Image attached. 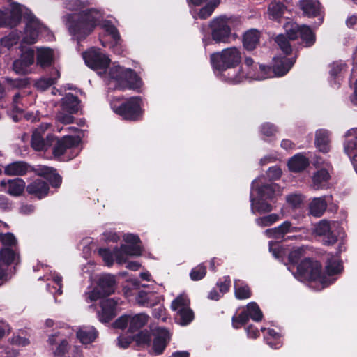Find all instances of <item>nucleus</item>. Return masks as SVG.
<instances>
[{
    "mask_svg": "<svg viewBox=\"0 0 357 357\" xmlns=\"http://www.w3.org/2000/svg\"><path fill=\"white\" fill-rule=\"evenodd\" d=\"M20 59L27 66H31L34 61V51L32 49L25 50L22 53Z\"/></svg>",
    "mask_w": 357,
    "mask_h": 357,
    "instance_id": "nucleus-64",
    "label": "nucleus"
},
{
    "mask_svg": "<svg viewBox=\"0 0 357 357\" xmlns=\"http://www.w3.org/2000/svg\"><path fill=\"white\" fill-rule=\"evenodd\" d=\"M298 38L302 40V44L305 47H312L316 42V35L307 25H301Z\"/></svg>",
    "mask_w": 357,
    "mask_h": 357,
    "instance_id": "nucleus-36",
    "label": "nucleus"
},
{
    "mask_svg": "<svg viewBox=\"0 0 357 357\" xmlns=\"http://www.w3.org/2000/svg\"><path fill=\"white\" fill-rule=\"evenodd\" d=\"M129 319L128 331L130 333H135L140 330L147 324L149 316L144 313H140L134 316L129 315Z\"/></svg>",
    "mask_w": 357,
    "mask_h": 357,
    "instance_id": "nucleus-35",
    "label": "nucleus"
},
{
    "mask_svg": "<svg viewBox=\"0 0 357 357\" xmlns=\"http://www.w3.org/2000/svg\"><path fill=\"white\" fill-rule=\"evenodd\" d=\"M98 336V331L93 326H84L77 332V337L84 344L92 343Z\"/></svg>",
    "mask_w": 357,
    "mask_h": 357,
    "instance_id": "nucleus-27",
    "label": "nucleus"
},
{
    "mask_svg": "<svg viewBox=\"0 0 357 357\" xmlns=\"http://www.w3.org/2000/svg\"><path fill=\"white\" fill-rule=\"evenodd\" d=\"M26 190L29 195L41 199L48 195L50 187L44 180L36 178L27 185Z\"/></svg>",
    "mask_w": 357,
    "mask_h": 357,
    "instance_id": "nucleus-17",
    "label": "nucleus"
},
{
    "mask_svg": "<svg viewBox=\"0 0 357 357\" xmlns=\"http://www.w3.org/2000/svg\"><path fill=\"white\" fill-rule=\"evenodd\" d=\"M86 65L93 70L107 69L110 63V59L95 48H91L83 53Z\"/></svg>",
    "mask_w": 357,
    "mask_h": 357,
    "instance_id": "nucleus-10",
    "label": "nucleus"
},
{
    "mask_svg": "<svg viewBox=\"0 0 357 357\" xmlns=\"http://www.w3.org/2000/svg\"><path fill=\"white\" fill-rule=\"evenodd\" d=\"M260 33L256 29H250L245 32L243 38V47L249 51L256 48L259 42Z\"/></svg>",
    "mask_w": 357,
    "mask_h": 357,
    "instance_id": "nucleus-33",
    "label": "nucleus"
},
{
    "mask_svg": "<svg viewBox=\"0 0 357 357\" xmlns=\"http://www.w3.org/2000/svg\"><path fill=\"white\" fill-rule=\"evenodd\" d=\"M178 323L181 326H187L190 324L195 319L193 310L188 307L187 309H179L177 312Z\"/></svg>",
    "mask_w": 357,
    "mask_h": 357,
    "instance_id": "nucleus-42",
    "label": "nucleus"
},
{
    "mask_svg": "<svg viewBox=\"0 0 357 357\" xmlns=\"http://www.w3.org/2000/svg\"><path fill=\"white\" fill-rule=\"evenodd\" d=\"M296 57L287 58L286 56L274 59L273 68L276 77H282L286 75L293 67Z\"/></svg>",
    "mask_w": 357,
    "mask_h": 357,
    "instance_id": "nucleus-21",
    "label": "nucleus"
},
{
    "mask_svg": "<svg viewBox=\"0 0 357 357\" xmlns=\"http://www.w3.org/2000/svg\"><path fill=\"white\" fill-rule=\"evenodd\" d=\"M289 40L284 34H279L275 38V42L285 56L290 55L292 53V47Z\"/></svg>",
    "mask_w": 357,
    "mask_h": 357,
    "instance_id": "nucleus-46",
    "label": "nucleus"
},
{
    "mask_svg": "<svg viewBox=\"0 0 357 357\" xmlns=\"http://www.w3.org/2000/svg\"><path fill=\"white\" fill-rule=\"evenodd\" d=\"M264 340L270 347L275 349L280 348L282 344L280 335L273 328L268 329Z\"/></svg>",
    "mask_w": 357,
    "mask_h": 357,
    "instance_id": "nucleus-41",
    "label": "nucleus"
},
{
    "mask_svg": "<svg viewBox=\"0 0 357 357\" xmlns=\"http://www.w3.org/2000/svg\"><path fill=\"white\" fill-rule=\"evenodd\" d=\"M54 61L53 52L50 48L39 49L37 52V65L43 68L52 66Z\"/></svg>",
    "mask_w": 357,
    "mask_h": 357,
    "instance_id": "nucleus-34",
    "label": "nucleus"
},
{
    "mask_svg": "<svg viewBox=\"0 0 357 357\" xmlns=\"http://www.w3.org/2000/svg\"><path fill=\"white\" fill-rule=\"evenodd\" d=\"M230 22H231V17L226 15H220L210 22L209 29L213 40L216 43H225L229 41L231 33Z\"/></svg>",
    "mask_w": 357,
    "mask_h": 357,
    "instance_id": "nucleus-6",
    "label": "nucleus"
},
{
    "mask_svg": "<svg viewBox=\"0 0 357 357\" xmlns=\"http://www.w3.org/2000/svg\"><path fill=\"white\" fill-rule=\"evenodd\" d=\"M257 67L259 68V70L261 73V75L258 76V79H264L268 77H276L275 75V70L273 66L271 67L270 66H265L263 64L256 63L255 66V68L257 69Z\"/></svg>",
    "mask_w": 357,
    "mask_h": 357,
    "instance_id": "nucleus-55",
    "label": "nucleus"
},
{
    "mask_svg": "<svg viewBox=\"0 0 357 357\" xmlns=\"http://www.w3.org/2000/svg\"><path fill=\"white\" fill-rule=\"evenodd\" d=\"M309 165L308 158L302 153L294 155L289 160L287 163L289 169L296 173L305 170Z\"/></svg>",
    "mask_w": 357,
    "mask_h": 357,
    "instance_id": "nucleus-26",
    "label": "nucleus"
},
{
    "mask_svg": "<svg viewBox=\"0 0 357 357\" xmlns=\"http://www.w3.org/2000/svg\"><path fill=\"white\" fill-rule=\"evenodd\" d=\"M330 178V174L326 169L322 168L317 170L314 173L312 178L313 188L315 190L326 188Z\"/></svg>",
    "mask_w": 357,
    "mask_h": 357,
    "instance_id": "nucleus-29",
    "label": "nucleus"
},
{
    "mask_svg": "<svg viewBox=\"0 0 357 357\" xmlns=\"http://www.w3.org/2000/svg\"><path fill=\"white\" fill-rule=\"evenodd\" d=\"M0 241L2 247L18 248L17 241L13 233L0 234Z\"/></svg>",
    "mask_w": 357,
    "mask_h": 357,
    "instance_id": "nucleus-48",
    "label": "nucleus"
},
{
    "mask_svg": "<svg viewBox=\"0 0 357 357\" xmlns=\"http://www.w3.org/2000/svg\"><path fill=\"white\" fill-rule=\"evenodd\" d=\"M210 61L213 68L218 72L239 66L241 61L240 51L236 47L226 48L220 52L211 54Z\"/></svg>",
    "mask_w": 357,
    "mask_h": 357,
    "instance_id": "nucleus-5",
    "label": "nucleus"
},
{
    "mask_svg": "<svg viewBox=\"0 0 357 357\" xmlns=\"http://www.w3.org/2000/svg\"><path fill=\"white\" fill-rule=\"evenodd\" d=\"M298 7L303 12V15L309 18L321 17L319 24L324 20V11L321 3L318 0H300Z\"/></svg>",
    "mask_w": 357,
    "mask_h": 357,
    "instance_id": "nucleus-13",
    "label": "nucleus"
},
{
    "mask_svg": "<svg viewBox=\"0 0 357 357\" xmlns=\"http://www.w3.org/2000/svg\"><path fill=\"white\" fill-rule=\"evenodd\" d=\"M95 9L91 8L84 11L76 19H69V31L76 37L78 42L86 38L95 29L98 20L93 15Z\"/></svg>",
    "mask_w": 357,
    "mask_h": 357,
    "instance_id": "nucleus-3",
    "label": "nucleus"
},
{
    "mask_svg": "<svg viewBox=\"0 0 357 357\" xmlns=\"http://www.w3.org/2000/svg\"><path fill=\"white\" fill-rule=\"evenodd\" d=\"M344 148L349 158L357 162V136L347 141Z\"/></svg>",
    "mask_w": 357,
    "mask_h": 357,
    "instance_id": "nucleus-47",
    "label": "nucleus"
},
{
    "mask_svg": "<svg viewBox=\"0 0 357 357\" xmlns=\"http://www.w3.org/2000/svg\"><path fill=\"white\" fill-rule=\"evenodd\" d=\"M117 302L113 298H107L100 301L101 312L99 313V320L101 322L109 323L116 314Z\"/></svg>",
    "mask_w": 357,
    "mask_h": 357,
    "instance_id": "nucleus-18",
    "label": "nucleus"
},
{
    "mask_svg": "<svg viewBox=\"0 0 357 357\" xmlns=\"http://www.w3.org/2000/svg\"><path fill=\"white\" fill-rule=\"evenodd\" d=\"M280 219V216L275 213H271L268 215L263 216L257 218V222L258 225L263 227H268L275 223Z\"/></svg>",
    "mask_w": 357,
    "mask_h": 357,
    "instance_id": "nucleus-58",
    "label": "nucleus"
},
{
    "mask_svg": "<svg viewBox=\"0 0 357 357\" xmlns=\"http://www.w3.org/2000/svg\"><path fill=\"white\" fill-rule=\"evenodd\" d=\"M257 191L259 198L271 201L280 194V187L277 183H268L259 186Z\"/></svg>",
    "mask_w": 357,
    "mask_h": 357,
    "instance_id": "nucleus-24",
    "label": "nucleus"
},
{
    "mask_svg": "<svg viewBox=\"0 0 357 357\" xmlns=\"http://www.w3.org/2000/svg\"><path fill=\"white\" fill-rule=\"evenodd\" d=\"M291 231H294L291 222L284 221L278 227L266 229V233L270 238H282Z\"/></svg>",
    "mask_w": 357,
    "mask_h": 357,
    "instance_id": "nucleus-32",
    "label": "nucleus"
},
{
    "mask_svg": "<svg viewBox=\"0 0 357 357\" xmlns=\"http://www.w3.org/2000/svg\"><path fill=\"white\" fill-rule=\"evenodd\" d=\"M134 342L136 345L145 348L151 346V334L147 330L140 331L137 334L133 335Z\"/></svg>",
    "mask_w": 357,
    "mask_h": 357,
    "instance_id": "nucleus-43",
    "label": "nucleus"
},
{
    "mask_svg": "<svg viewBox=\"0 0 357 357\" xmlns=\"http://www.w3.org/2000/svg\"><path fill=\"white\" fill-rule=\"evenodd\" d=\"M22 10L19 3L13 5L10 13L0 9V28L17 26L21 22Z\"/></svg>",
    "mask_w": 357,
    "mask_h": 357,
    "instance_id": "nucleus-12",
    "label": "nucleus"
},
{
    "mask_svg": "<svg viewBox=\"0 0 357 357\" xmlns=\"http://www.w3.org/2000/svg\"><path fill=\"white\" fill-rule=\"evenodd\" d=\"M116 280L111 274H104L100 276L97 285L89 294V298L96 301L101 298L107 297L115 291Z\"/></svg>",
    "mask_w": 357,
    "mask_h": 357,
    "instance_id": "nucleus-9",
    "label": "nucleus"
},
{
    "mask_svg": "<svg viewBox=\"0 0 357 357\" xmlns=\"http://www.w3.org/2000/svg\"><path fill=\"white\" fill-rule=\"evenodd\" d=\"M152 350L155 356L162 354L170 340V334L167 329L165 328H158L153 333Z\"/></svg>",
    "mask_w": 357,
    "mask_h": 357,
    "instance_id": "nucleus-15",
    "label": "nucleus"
},
{
    "mask_svg": "<svg viewBox=\"0 0 357 357\" xmlns=\"http://www.w3.org/2000/svg\"><path fill=\"white\" fill-rule=\"evenodd\" d=\"M47 142L50 143V148H52L54 158H59L64 155L68 149L77 147L80 143V139L72 135H65L59 138L52 134H48Z\"/></svg>",
    "mask_w": 357,
    "mask_h": 357,
    "instance_id": "nucleus-7",
    "label": "nucleus"
},
{
    "mask_svg": "<svg viewBox=\"0 0 357 357\" xmlns=\"http://www.w3.org/2000/svg\"><path fill=\"white\" fill-rule=\"evenodd\" d=\"M7 84L15 89H24L26 88L29 85H30V78L23 77V78H10L7 77L6 79Z\"/></svg>",
    "mask_w": 357,
    "mask_h": 357,
    "instance_id": "nucleus-49",
    "label": "nucleus"
},
{
    "mask_svg": "<svg viewBox=\"0 0 357 357\" xmlns=\"http://www.w3.org/2000/svg\"><path fill=\"white\" fill-rule=\"evenodd\" d=\"M219 73L222 78L229 84H236L242 82L246 78V75L240 65L231 67V69L227 68L225 71Z\"/></svg>",
    "mask_w": 357,
    "mask_h": 357,
    "instance_id": "nucleus-20",
    "label": "nucleus"
},
{
    "mask_svg": "<svg viewBox=\"0 0 357 357\" xmlns=\"http://www.w3.org/2000/svg\"><path fill=\"white\" fill-rule=\"evenodd\" d=\"M19 39L20 36L18 33L15 31H12L8 35L3 37L0 40V43L1 46L9 49L16 45L18 43Z\"/></svg>",
    "mask_w": 357,
    "mask_h": 357,
    "instance_id": "nucleus-51",
    "label": "nucleus"
},
{
    "mask_svg": "<svg viewBox=\"0 0 357 357\" xmlns=\"http://www.w3.org/2000/svg\"><path fill=\"white\" fill-rule=\"evenodd\" d=\"M286 202L294 208H298L303 202V197L301 194L293 193L286 197Z\"/></svg>",
    "mask_w": 357,
    "mask_h": 357,
    "instance_id": "nucleus-57",
    "label": "nucleus"
},
{
    "mask_svg": "<svg viewBox=\"0 0 357 357\" xmlns=\"http://www.w3.org/2000/svg\"><path fill=\"white\" fill-rule=\"evenodd\" d=\"M206 275V267L203 264H200L191 270L190 278L193 281H199L203 279Z\"/></svg>",
    "mask_w": 357,
    "mask_h": 357,
    "instance_id": "nucleus-53",
    "label": "nucleus"
},
{
    "mask_svg": "<svg viewBox=\"0 0 357 357\" xmlns=\"http://www.w3.org/2000/svg\"><path fill=\"white\" fill-rule=\"evenodd\" d=\"M329 133L326 130L319 129L316 131L314 144L317 149L324 153L330 151Z\"/></svg>",
    "mask_w": 357,
    "mask_h": 357,
    "instance_id": "nucleus-28",
    "label": "nucleus"
},
{
    "mask_svg": "<svg viewBox=\"0 0 357 357\" xmlns=\"http://www.w3.org/2000/svg\"><path fill=\"white\" fill-rule=\"evenodd\" d=\"M284 29L286 35L289 40H294L298 38L301 25L295 22H288L284 24Z\"/></svg>",
    "mask_w": 357,
    "mask_h": 357,
    "instance_id": "nucleus-45",
    "label": "nucleus"
},
{
    "mask_svg": "<svg viewBox=\"0 0 357 357\" xmlns=\"http://www.w3.org/2000/svg\"><path fill=\"white\" fill-rule=\"evenodd\" d=\"M143 99L139 96L125 98L122 102L112 103V108L115 114L128 121H139L143 119Z\"/></svg>",
    "mask_w": 357,
    "mask_h": 357,
    "instance_id": "nucleus-2",
    "label": "nucleus"
},
{
    "mask_svg": "<svg viewBox=\"0 0 357 357\" xmlns=\"http://www.w3.org/2000/svg\"><path fill=\"white\" fill-rule=\"evenodd\" d=\"M98 255L102 258L107 266L111 267L114 264V248L112 251L109 248H100L98 249Z\"/></svg>",
    "mask_w": 357,
    "mask_h": 357,
    "instance_id": "nucleus-50",
    "label": "nucleus"
},
{
    "mask_svg": "<svg viewBox=\"0 0 357 357\" xmlns=\"http://www.w3.org/2000/svg\"><path fill=\"white\" fill-rule=\"evenodd\" d=\"M235 296L238 300L248 299L251 297L252 291L248 284L235 286Z\"/></svg>",
    "mask_w": 357,
    "mask_h": 357,
    "instance_id": "nucleus-56",
    "label": "nucleus"
},
{
    "mask_svg": "<svg viewBox=\"0 0 357 357\" xmlns=\"http://www.w3.org/2000/svg\"><path fill=\"white\" fill-rule=\"evenodd\" d=\"M277 132V127L272 123L265 122L260 126V132L265 137H274Z\"/></svg>",
    "mask_w": 357,
    "mask_h": 357,
    "instance_id": "nucleus-52",
    "label": "nucleus"
},
{
    "mask_svg": "<svg viewBox=\"0 0 357 357\" xmlns=\"http://www.w3.org/2000/svg\"><path fill=\"white\" fill-rule=\"evenodd\" d=\"M34 169L36 167L24 161H15L5 167L4 174L8 176H24L28 172H33Z\"/></svg>",
    "mask_w": 357,
    "mask_h": 357,
    "instance_id": "nucleus-19",
    "label": "nucleus"
},
{
    "mask_svg": "<svg viewBox=\"0 0 357 357\" xmlns=\"http://www.w3.org/2000/svg\"><path fill=\"white\" fill-rule=\"evenodd\" d=\"M250 199L252 211H256L259 213H268L273 209L271 204L266 202V199L259 198V199L256 200L252 192L250 193Z\"/></svg>",
    "mask_w": 357,
    "mask_h": 357,
    "instance_id": "nucleus-39",
    "label": "nucleus"
},
{
    "mask_svg": "<svg viewBox=\"0 0 357 357\" xmlns=\"http://www.w3.org/2000/svg\"><path fill=\"white\" fill-rule=\"evenodd\" d=\"M287 10V6L280 0H272L268 6L269 18L276 22L283 18Z\"/></svg>",
    "mask_w": 357,
    "mask_h": 357,
    "instance_id": "nucleus-25",
    "label": "nucleus"
},
{
    "mask_svg": "<svg viewBox=\"0 0 357 357\" xmlns=\"http://www.w3.org/2000/svg\"><path fill=\"white\" fill-rule=\"evenodd\" d=\"M263 313L255 302H250L247 304L244 309L238 315H234L231 318L232 326L235 329L245 326L251 319L256 322L261 321L263 319Z\"/></svg>",
    "mask_w": 357,
    "mask_h": 357,
    "instance_id": "nucleus-8",
    "label": "nucleus"
},
{
    "mask_svg": "<svg viewBox=\"0 0 357 357\" xmlns=\"http://www.w3.org/2000/svg\"><path fill=\"white\" fill-rule=\"evenodd\" d=\"M24 19L26 20L24 40L29 44H34L37 41L42 24L30 10L24 13Z\"/></svg>",
    "mask_w": 357,
    "mask_h": 357,
    "instance_id": "nucleus-11",
    "label": "nucleus"
},
{
    "mask_svg": "<svg viewBox=\"0 0 357 357\" xmlns=\"http://www.w3.org/2000/svg\"><path fill=\"white\" fill-rule=\"evenodd\" d=\"M26 188L24 181L21 178L10 179L8 181V193L12 196H20Z\"/></svg>",
    "mask_w": 357,
    "mask_h": 357,
    "instance_id": "nucleus-37",
    "label": "nucleus"
},
{
    "mask_svg": "<svg viewBox=\"0 0 357 357\" xmlns=\"http://www.w3.org/2000/svg\"><path fill=\"white\" fill-rule=\"evenodd\" d=\"M297 275L303 280L320 282L325 284L327 278L323 271L321 262L314 258L305 257L297 266Z\"/></svg>",
    "mask_w": 357,
    "mask_h": 357,
    "instance_id": "nucleus-4",
    "label": "nucleus"
},
{
    "mask_svg": "<svg viewBox=\"0 0 357 357\" xmlns=\"http://www.w3.org/2000/svg\"><path fill=\"white\" fill-rule=\"evenodd\" d=\"M29 66L24 63L21 59L14 61L13 63V69L17 73L20 75H25L28 71Z\"/></svg>",
    "mask_w": 357,
    "mask_h": 357,
    "instance_id": "nucleus-61",
    "label": "nucleus"
},
{
    "mask_svg": "<svg viewBox=\"0 0 357 357\" xmlns=\"http://www.w3.org/2000/svg\"><path fill=\"white\" fill-rule=\"evenodd\" d=\"M20 261L19 248L1 247L0 249V262L5 266L18 264Z\"/></svg>",
    "mask_w": 357,
    "mask_h": 357,
    "instance_id": "nucleus-22",
    "label": "nucleus"
},
{
    "mask_svg": "<svg viewBox=\"0 0 357 357\" xmlns=\"http://www.w3.org/2000/svg\"><path fill=\"white\" fill-rule=\"evenodd\" d=\"M190 301L185 294H179L171 303V309L173 311H178L179 309H187L190 307Z\"/></svg>",
    "mask_w": 357,
    "mask_h": 357,
    "instance_id": "nucleus-44",
    "label": "nucleus"
},
{
    "mask_svg": "<svg viewBox=\"0 0 357 357\" xmlns=\"http://www.w3.org/2000/svg\"><path fill=\"white\" fill-rule=\"evenodd\" d=\"M327 208V202L324 197L314 198L309 204V211L314 217L323 215Z\"/></svg>",
    "mask_w": 357,
    "mask_h": 357,
    "instance_id": "nucleus-31",
    "label": "nucleus"
},
{
    "mask_svg": "<svg viewBox=\"0 0 357 357\" xmlns=\"http://www.w3.org/2000/svg\"><path fill=\"white\" fill-rule=\"evenodd\" d=\"M129 315L130 314H123L121 317H119L112 324L113 327L114 328L118 329H125L128 326V325H129Z\"/></svg>",
    "mask_w": 357,
    "mask_h": 357,
    "instance_id": "nucleus-62",
    "label": "nucleus"
},
{
    "mask_svg": "<svg viewBox=\"0 0 357 357\" xmlns=\"http://www.w3.org/2000/svg\"><path fill=\"white\" fill-rule=\"evenodd\" d=\"M322 243L325 245H333L337 241V235L332 230L322 236Z\"/></svg>",
    "mask_w": 357,
    "mask_h": 357,
    "instance_id": "nucleus-63",
    "label": "nucleus"
},
{
    "mask_svg": "<svg viewBox=\"0 0 357 357\" xmlns=\"http://www.w3.org/2000/svg\"><path fill=\"white\" fill-rule=\"evenodd\" d=\"M143 248L139 245L121 244L119 248L114 247V254L116 263L123 264L126 261V256H140Z\"/></svg>",
    "mask_w": 357,
    "mask_h": 357,
    "instance_id": "nucleus-16",
    "label": "nucleus"
},
{
    "mask_svg": "<svg viewBox=\"0 0 357 357\" xmlns=\"http://www.w3.org/2000/svg\"><path fill=\"white\" fill-rule=\"evenodd\" d=\"M325 268L326 273L329 276H333L340 273L343 266L340 260L331 255L327 259Z\"/></svg>",
    "mask_w": 357,
    "mask_h": 357,
    "instance_id": "nucleus-38",
    "label": "nucleus"
},
{
    "mask_svg": "<svg viewBox=\"0 0 357 357\" xmlns=\"http://www.w3.org/2000/svg\"><path fill=\"white\" fill-rule=\"evenodd\" d=\"M331 230V225L329 221L326 220H322L316 225L314 228V232L317 236H322L327 232Z\"/></svg>",
    "mask_w": 357,
    "mask_h": 357,
    "instance_id": "nucleus-59",
    "label": "nucleus"
},
{
    "mask_svg": "<svg viewBox=\"0 0 357 357\" xmlns=\"http://www.w3.org/2000/svg\"><path fill=\"white\" fill-rule=\"evenodd\" d=\"M303 254L304 250L301 248H297L296 249L291 250L288 254L289 264L293 266L296 265L297 266L301 261V258L303 257Z\"/></svg>",
    "mask_w": 357,
    "mask_h": 357,
    "instance_id": "nucleus-54",
    "label": "nucleus"
},
{
    "mask_svg": "<svg viewBox=\"0 0 357 357\" xmlns=\"http://www.w3.org/2000/svg\"><path fill=\"white\" fill-rule=\"evenodd\" d=\"M53 75L54 77H43L39 79L36 82L35 86L42 91L47 90L50 86L55 84L57 79L60 77V73L56 69H54Z\"/></svg>",
    "mask_w": 357,
    "mask_h": 357,
    "instance_id": "nucleus-40",
    "label": "nucleus"
},
{
    "mask_svg": "<svg viewBox=\"0 0 357 357\" xmlns=\"http://www.w3.org/2000/svg\"><path fill=\"white\" fill-rule=\"evenodd\" d=\"M80 103L81 101L77 96L68 93L61 99V107L63 112L77 114L80 109Z\"/></svg>",
    "mask_w": 357,
    "mask_h": 357,
    "instance_id": "nucleus-23",
    "label": "nucleus"
},
{
    "mask_svg": "<svg viewBox=\"0 0 357 357\" xmlns=\"http://www.w3.org/2000/svg\"><path fill=\"white\" fill-rule=\"evenodd\" d=\"M36 175L45 178L51 186L58 188L62 183V177L57 172V170L52 167L38 165L33 169Z\"/></svg>",
    "mask_w": 357,
    "mask_h": 357,
    "instance_id": "nucleus-14",
    "label": "nucleus"
},
{
    "mask_svg": "<svg viewBox=\"0 0 357 357\" xmlns=\"http://www.w3.org/2000/svg\"><path fill=\"white\" fill-rule=\"evenodd\" d=\"M47 135L43 138L40 131L36 129L31 135V146L35 151H47L50 149V143H47Z\"/></svg>",
    "mask_w": 357,
    "mask_h": 357,
    "instance_id": "nucleus-30",
    "label": "nucleus"
},
{
    "mask_svg": "<svg viewBox=\"0 0 357 357\" xmlns=\"http://www.w3.org/2000/svg\"><path fill=\"white\" fill-rule=\"evenodd\" d=\"M269 250L276 259H282L285 255V250L278 243H269Z\"/></svg>",
    "mask_w": 357,
    "mask_h": 357,
    "instance_id": "nucleus-60",
    "label": "nucleus"
},
{
    "mask_svg": "<svg viewBox=\"0 0 357 357\" xmlns=\"http://www.w3.org/2000/svg\"><path fill=\"white\" fill-rule=\"evenodd\" d=\"M109 77L116 82V88L122 91H139L143 84L142 79L134 70L121 66H112L109 69Z\"/></svg>",
    "mask_w": 357,
    "mask_h": 357,
    "instance_id": "nucleus-1",
    "label": "nucleus"
}]
</instances>
